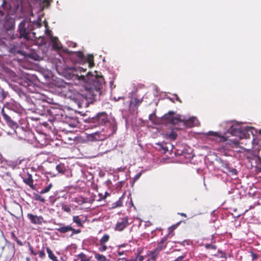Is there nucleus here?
I'll return each instance as SVG.
<instances>
[{
  "label": "nucleus",
  "mask_w": 261,
  "mask_h": 261,
  "mask_svg": "<svg viewBox=\"0 0 261 261\" xmlns=\"http://www.w3.org/2000/svg\"><path fill=\"white\" fill-rule=\"evenodd\" d=\"M179 215H180L181 216L185 217H187L186 214L185 213H180V214H179Z\"/></svg>",
  "instance_id": "52"
},
{
  "label": "nucleus",
  "mask_w": 261,
  "mask_h": 261,
  "mask_svg": "<svg viewBox=\"0 0 261 261\" xmlns=\"http://www.w3.org/2000/svg\"><path fill=\"white\" fill-rule=\"evenodd\" d=\"M142 102L141 100H140L138 98H135V106H138L140 103H141Z\"/></svg>",
  "instance_id": "43"
},
{
  "label": "nucleus",
  "mask_w": 261,
  "mask_h": 261,
  "mask_svg": "<svg viewBox=\"0 0 261 261\" xmlns=\"http://www.w3.org/2000/svg\"><path fill=\"white\" fill-rule=\"evenodd\" d=\"M122 260V261H137V259H135V258H132L130 259H127L125 257H122V258H120L119 259H118V260Z\"/></svg>",
  "instance_id": "39"
},
{
  "label": "nucleus",
  "mask_w": 261,
  "mask_h": 261,
  "mask_svg": "<svg viewBox=\"0 0 261 261\" xmlns=\"http://www.w3.org/2000/svg\"><path fill=\"white\" fill-rule=\"evenodd\" d=\"M166 240L167 238L166 237L162 238L161 241L158 243L157 247L155 249V250L160 252L163 249L165 248L166 245L165 244V243L166 241Z\"/></svg>",
  "instance_id": "17"
},
{
  "label": "nucleus",
  "mask_w": 261,
  "mask_h": 261,
  "mask_svg": "<svg viewBox=\"0 0 261 261\" xmlns=\"http://www.w3.org/2000/svg\"><path fill=\"white\" fill-rule=\"evenodd\" d=\"M175 96H176V100L181 103V101L180 99V98L178 97V96L177 95H175Z\"/></svg>",
  "instance_id": "50"
},
{
  "label": "nucleus",
  "mask_w": 261,
  "mask_h": 261,
  "mask_svg": "<svg viewBox=\"0 0 261 261\" xmlns=\"http://www.w3.org/2000/svg\"><path fill=\"white\" fill-rule=\"evenodd\" d=\"M39 256L41 258H43L45 256V254L43 250H41L39 252Z\"/></svg>",
  "instance_id": "41"
},
{
  "label": "nucleus",
  "mask_w": 261,
  "mask_h": 261,
  "mask_svg": "<svg viewBox=\"0 0 261 261\" xmlns=\"http://www.w3.org/2000/svg\"><path fill=\"white\" fill-rule=\"evenodd\" d=\"M46 252L48 253L49 259L53 261H59L56 256L54 255L52 250L49 247H46Z\"/></svg>",
  "instance_id": "25"
},
{
  "label": "nucleus",
  "mask_w": 261,
  "mask_h": 261,
  "mask_svg": "<svg viewBox=\"0 0 261 261\" xmlns=\"http://www.w3.org/2000/svg\"><path fill=\"white\" fill-rule=\"evenodd\" d=\"M100 247L99 248V251L100 252H104L107 249V246L105 244H100Z\"/></svg>",
  "instance_id": "38"
},
{
  "label": "nucleus",
  "mask_w": 261,
  "mask_h": 261,
  "mask_svg": "<svg viewBox=\"0 0 261 261\" xmlns=\"http://www.w3.org/2000/svg\"><path fill=\"white\" fill-rule=\"evenodd\" d=\"M86 70V69L83 67L75 66L67 67L65 69L66 76L69 79L81 81L87 83L90 82L85 86L83 93L77 95V98L81 100L79 102L80 107H82L83 105H87L88 103L92 102L97 94L100 93V90L105 85L103 77H93L90 72H88L85 76L79 75V73L85 72Z\"/></svg>",
  "instance_id": "1"
},
{
  "label": "nucleus",
  "mask_w": 261,
  "mask_h": 261,
  "mask_svg": "<svg viewBox=\"0 0 261 261\" xmlns=\"http://www.w3.org/2000/svg\"><path fill=\"white\" fill-rule=\"evenodd\" d=\"M28 56L30 58H32L33 59H34L35 60H37V57L38 56L36 54H29L28 55Z\"/></svg>",
  "instance_id": "42"
},
{
  "label": "nucleus",
  "mask_w": 261,
  "mask_h": 261,
  "mask_svg": "<svg viewBox=\"0 0 261 261\" xmlns=\"http://www.w3.org/2000/svg\"><path fill=\"white\" fill-rule=\"evenodd\" d=\"M90 121L91 122L94 123L95 126L103 125L108 122V116L106 112H100L95 117L91 118Z\"/></svg>",
  "instance_id": "6"
},
{
  "label": "nucleus",
  "mask_w": 261,
  "mask_h": 261,
  "mask_svg": "<svg viewBox=\"0 0 261 261\" xmlns=\"http://www.w3.org/2000/svg\"><path fill=\"white\" fill-rule=\"evenodd\" d=\"M52 47L54 49L58 50L61 48L60 44L59 43L58 39L56 37H52L51 39Z\"/></svg>",
  "instance_id": "21"
},
{
  "label": "nucleus",
  "mask_w": 261,
  "mask_h": 261,
  "mask_svg": "<svg viewBox=\"0 0 261 261\" xmlns=\"http://www.w3.org/2000/svg\"><path fill=\"white\" fill-rule=\"evenodd\" d=\"M109 129L110 130L109 134H101L100 133L97 132L90 134L88 137V139L92 141H102L113 135L116 133L117 130V126L114 122L110 123Z\"/></svg>",
  "instance_id": "4"
},
{
  "label": "nucleus",
  "mask_w": 261,
  "mask_h": 261,
  "mask_svg": "<svg viewBox=\"0 0 261 261\" xmlns=\"http://www.w3.org/2000/svg\"><path fill=\"white\" fill-rule=\"evenodd\" d=\"M76 261H91V257H88L84 253L82 252L76 256Z\"/></svg>",
  "instance_id": "19"
},
{
  "label": "nucleus",
  "mask_w": 261,
  "mask_h": 261,
  "mask_svg": "<svg viewBox=\"0 0 261 261\" xmlns=\"http://www.w3.org/2000/svg\"><path fill=\"white\" fill-rule=\"evenodd\" d=\"M28 246L29 249L31 252V254L32 255H36L37 254V253L34 250L33 248L31 246L30 242H28Z\"/></svg>",
  "instance_id": "35"
},
{
  "label": "nucleus",
  "mask_w": 261,
  "mask_h": 261,
  "mask_svg": "<svg viewBox=\"0 0 261 261\" xmlns=\"http://www.w3.org/2000/svg\"><path fill=\"white\" fill-rule=\"evenodd\" d=\"M72 201L78 203L79 205H82L87 202V198L82 196H78L74 198Z\"/></svg>",
  "instance_id": "22"
},
{
  "label": "nucleus",
  "mask_w": 261,
  "mask_h": 261,
  "mask_svg": "<svg viewBox=\"0 0 261 261\" xmlns=\"http://www.w3.org/2000/svg\"><path fill=\"white\" fill-rule=\"evenodd\" d=\"M70 231L72 232L71 234H70V237H72L74 234H78L81 232V230L80 229H75L73 228L72 226H71Z\"/></svg>",
  "instance_id": "34"
},
{
  "label": "nucleus",
  "mask_w": 261,
  "mask_h": 261,
  "mask_svg": "<svg viewBox=\"0 0 261 261\" xmlns=\"http://www.w3.org/2000/svg\"><path fill=\"white\" fill-rule=\"evenodd\" d=\"M34 199L35 200L39 201L41 202H45V199L43 197L38 194H34Z\"/></svg>",
  "instance_id": "32"
},
{
  "label": "nucleus",
  "mask_w": 261,
  "mask_h": 261,
  "mask_svg": "<svg viewBox=\"0 0 261 261\" xmlns=\"http://www.w3.org/2000/svg\"><path fill=\"white\" fill-rule=\"evenodd\" d=\"M222 125L226 129V133L224 135H219L217 132H213V137H218L219 138V141L225 142L227 140V138L229 137L227 134H230L231 136H238L240 138H242V135H244L242 129L241 125L239 123L233 122L232 121H228L224 122Z\"/></svg>",
  "instance_id": "3"
},
{
  "label": "nucleus",
  "mask_w": 261,
  "mask_h": 261,
  "mask_svg": "<svg viewBox=\"0 0 261 261\" xmlns=\"http://www.w3.org/2000/svg\"><path fill=\"white\" fill-rule=\"evenodd\" d=\"M140 253V252H139L138 255L136 256V257L135 258V259H137V261L138 260L139 261H143L144 259V257L143 255H139V254Z\"/></svg>",
  "instance_id": "40"
},
{
  "label": "nucleus",
  "mask_w": 261,
  "mask_h": 261,
  "mask_svg": "<svg viewBox=\"0 0 261 261\" xmlns=\"http://www.w3.org/2000/svg\"><path fill=\"white\" fill-rule=\"evenodd\" d=\"M74 55L77 58V62L80 64L86 63V57L82 51L74 52Z\"/></svg>",
  "instance_id": "16"
},
{
  "label": "nucleus",
  "mask_w": 261,
  "mask_h": 261,
  "mask_svg": "<svg viewBox=\"0 0 261 261\" xmlns=\"http://www.w3.org/2000/svg\"><path fill=\"white\" fill-rule=\"evenodd\" d=\"M2 8L6 12V14L2 11V15H0V24L6 30H11L15 27V11L12 10V7L9 3L3 1L2 4Z\"/></svg>",
  "instance_id": "2"
},
{
  "label": "nucleus",
  "mask_w": 261,
  "mask_h": 261,
  "mask_svg": "<svg viewBox=\"0 0 261 261\" xmlns=\"http://www.w3.org/2000/svg\"><path fill=\"white\" fill-rule=\"evenodd\" d=\"M169 137L171 140H174L177 138V134L175 132H172L169 135Z\"/></svg>",
  "instance_id": "37"
},
{
  "label": "nucleus",
  "mask_w": 261,
  "mask_h": 261,
  "mask_svg": "<svg viewBox=\"0 0 261 261\" xmlns=\"http://www.w3.org/2000/svg\"><path fill=\"white\" fill-rule=\"evenodd\" d=\"M72 221L79 227H83V223L85 222V221L82 220L79 216H73Z\"/></svg>",
  "instance_id": "20"
},
{
  "label": "nucleus",
  "mask_w": 261,
  "mask_h": 261,
  "mask_svg": "<svg viewBox=\"0 0 261 261\" xmlns=\"http://www.w3.org/2000/svg\"><path fill=\"white\" fill-rule=\"evenodd\" d=\"M109 194L108 192H106L105 194V196H102L101 194H99V196H100V199H105L108 195H109Z\"/></svg>",
  "instance_id": "44"
},
{
  "label": "nucleus",
  "mask_w": 261,
  "mask_h": 261,
  "mask_svg": "<svg viewBox=\"0 0 261 261\" xmlns=\"http://www.w3.org/2000/svg\"><path fill=\"white\" fill-rule=\"evenodd\" d=\"M62 210L66 213H70L71 212L70 206L67 204H63L62 205Z\"/></svg>",
  "instance_id": "33"
},
{
  "label": "nucleus",
  "mask_w": 261,
  "mask_h": 261,
  "mask_svg": "<svg viewBox=\"0 0 261 261\" xmlns=\"http://www.w3.org/2000/svg\"><path fill=\"white\" fill-rule=\"evenodd\" d=\"M159 252L157 251L155 249L150 251L148 254V256L150 257L147 259L148 261H156V258L159 254Z\"/></svg>",
  "instance_id": "18"
},
{
  "label": "nucleus",
  "mask_w": 261,
  "mask_h": 261,
  "mask_svg": "<svg viewBox=\"0 0 261 261\" xmlns=\"http://www.w3.org/2000/svg\"><path fill=\"white\" fill-rule=\"evenodd\" d=\"M122 199H123L122 196L120 197L119 200H117L116 202H115L113 204V207L115 208V207H121V206H122Z\"/></svg>",
  "instance_id": "30"
},
{
  "label": "nucleus",
  "mask_w": 261,
  "mask_h": 261,
  "mask_svg": "<svg viewBox=\"0 0 261 261\" xmlns=\"http://www.w3.org/2000/svg\"><path fill=\"white\" fill-rule=\"evenodd\" d=\"M251 256L252 257V260H255L258 257V255L256 254L253 253H252Z\"/></svg>",
  "instance_id": "47"
},
{
  "label": "nucleus",
  "mask_w": 261,
  "mask_h": 261,
  "mask_svg": "<svg viewBox=\"0 0 261 261\" xmlns=\"http://www.w3.org/2000/svg\"><path fill=\"white\" fill-rule=\"evenodd\" d=\"M224 259H226L225 253L217 250L215 246H213V261H224Z\"/></svg>",
  "instance_id": "12"
},
{
  "label": "nucleus",
  "mask_w": 261,
  "mask_h": 261,
  "mask_svg": "<svg viewBox=\"0 0 261 261\" xmlns=\"http://www.w3.org/2000/svg\"><path fill=\"white\" fill-rule=\"evenodd\" d=\"M249 162L252 167L256 168V171L261 172V158L258 155H253L252 158L249 159Z\"/></svg>",
  "instance_id": "11"
},
{
  "label": "nucleus",
  "mask_w": 261,
  "mask_h": 261,
  "mask_svg": "<svg viewBox=\"0 0 261 261\" xmlns=\"http://www.w3.org/2000/svg\"><path fill=\"white\" fill-rule=\"evenodd\" d=\"M94 257L95 259H96V260L98 261H108L105 255L97 252L94 253Z\"/></svg>",
  "instance_id": "27"
},
{
  "label": "nucleus",
  "mask_w": 261,
  "mask_h": 261,
  "mask_svg": "<svg viewBox=\"0 0 261 261\" xmlns=\"http://www.w3.org/2000/svg\"><path fill=\"white\" fill-rule=\"evenodd\" d=\"M55 224L58 227H56L55 229L61 233L65 234L70 231V225H65L63 223H56Z\"/></svg>",
  "instance_id": "13"
},
{
  "label": "nucleus",
  "mask_w": 261,
  "mask_h": 261,
  "mask_svg": "<svg viewBox=\"0 0 261 261\" xmlns=\"http://www.w3.org/2000/svg\"><path fill=\"white\" fill-rule=\"evenodd\" d=\"M11 238L14 241H16L18 238L16 236L15 233L14 232H12L11 233Z\"/></svg>",
  "instance_id": "46"
},
{
  "label": "nucleus",
  "mask_w": 261,
  "mask_h": 261,
  "mask_svg": "<svg viewBox=\"0 0 261 261\" xmlns=\"http://www.w3.org/2000/svg\"><path fill=\"white\" fill-rule=\"evenodd\" d=\"M86 63L89 64V67L94 66V57L92 55H88L87 57H86Z\"/></svg>",
  "instance_id": "24"
},
{
  "label": "nucleus",
  "mask_w": 261,
  "mask_h": 261,
  "mask_svg": "<svg viewBox=\"0 0 261 261\" xmlns=\"http://www.w3.org/2000/svg\"><path fill=\"white\" fill-rule=\"evenodd\" d=\"M9 51L10 53L13 55H16L17 54H21L20 45L17 42H13L10 44Z\"/></svg>",
  "instance_id": "14"
},
{
  "label": "nucleus",
  "mask_w": 261,
  "mask_h": 261,
  "mask_svg": "<svg viewBox=\"0 0 261 261\" xmlns=\"http://www.w3.org/2000/svg\"><path fill=\"white\" fill-rule=\"evenodd\" d=\"M147 261H148V260H147Z\"/></svg>",
  "instance_id": "58"
},
{
  "label": "nucleus",
  "mask_w": 261,
  "mask_h": 261,
  "mask_svg": "<svg viewBox=\"0 0 261 261\" xmlns=\"http://www.w3.org/2000/svg\"><path fill=\"white\" fill-rule=\"evenodd\" d=\"M175 113L173 111H169L168 113L165 114L162 118L163 120L168 123L172 124H177L181 121L178 117L174 116Z\"/></svg>",
  "instance_id": "7"
},
{
  "label": "nucleus",
  "mask_w": 261,
  "mask_h": 261,
  "mask_svg": "<svg viewBox=\"0 0 261 261\" xmlns=\"http://www.w3.org/2000/svg\"><path fill=\"white\" fill-rule=\"evenodd\" d=\"M27 218L32 224L35 225H41L44 222V218L42 216H37L32 213H28Z\"/></svg>",
  "instance_id": "9"
},
{
  "label": "nucleus",
  "mask_w": 261,
  "mask_h": 261,
  "mask_svg": "<svg viewBox=\"0 0 261 261\" xmlns=\"http://www.w3.org/2000/svg\"><path fill=\"white\" fill-rule=\"evenodd\" d=\"M208 133H209L210 134H212V132L210 131V132H208Z\"/></svg>",
  "instance_id": "56"
},
{
  "label": "nucleus",
  "mask_w": 261,
  "mask_h": 261,
  "mask_svg": "<svg viewBox=\"0 0 261 261\" xmlns=\"http://www.w3.org/2000/svg\"><path fill=\"white\" fill-rule=\"evenodd\" d=\"M26 25L27 22L24 21H22L19 24V37L20 38H24L26 40H29L30 38V32L27 29Z\"/></svg>",
  "instance_id": "8"
},
{
  "label": "nucleus",
  "mask_w": 261,
  "mask_h": 261,
  "mask_svg": "<svg viewBox=\"0 0 261 261\" xmlns=\"http://www.w3.org/2000/svg\"><path fill=\"white\" fill-rule=\"evenodd\" d=\"M140 176V174H138V175H137L135 177V179H137L139 177V176Z\"/></svg>",
  "instance_id": "53"
},
{
  "label": "nucleus",
  "mask_w": 261,
  "mask_h": 261,
  "mask_svg": "<svg viewBox=\"0 0 261 261\" xmlns=\"http://www.w3.org/2000/svg\"><path fill=\"white\" fill-rule=\"evenodd\" d=\"M26 260H27V261H30V259L29 257H27Z\"/></svg>",
  "instance_id": "54"
},
{
  "label": "nucleus",
  "mask_w": 261,
  "mask_h": 261,
  "mask_svg": "<svg viewBox=\"0 0 261 261\" xmlns=\"http://www.w3.org/2000/svg\"><path fill=\"white\" fill-rule=\"evenodd\" d=\"M125 246V244H123L118 245V248H122V247H124Z\"/></svg>",
  "instance_id": "51"
},
{
  "label": "nucleus",
  "mask_w": 261,
  "mask_h": 261,
  "mask_svg": "<svg viewBox=\"0 0 261 261\" xmlns=\"http://www.w3.org/2000/svg\"><path fill=\"white\" fill-rule=\"evenodd\" d=\"M227 144L232 148H238L239 146V142L238 140H229Z\"/></svg>",
  "instance_id": "28"
},
{
  "label": "nucleus",
  "mask_w": 261,
  "mask_h": 261,
  "mask_svg": "<svg viewBox=\"0 0 261 261\" xmlns=\"http://www.w3.org/2000/svg\"><path fill=\"white\" fill-rule=\"evenodd\" d=\"M129 224L128 217H125L117 222L115 227V230L121 231L128 226Z\"/></svg>",
  "instance_id": "10"
},
{
  "label": "nucleus",
  "mask_w": 261,
  "mask_h": 261,
  "mask_svg": "<svg viewBox=\"0 0 261 261\" xmlns=\"http://www.w3.org/2000/svg\"><path fill=\"white\" fill-rule=\"evenodd\" d=\"M23 181L32 189H34V180L31 174L28 173L27 177L23 178Z\"/></svg>",
  "instance_id": "15"
},
{
  "label": "nucleus",
  "mask_w": 261,
  "mask_h": 261,
  "mask_svg": "<svg viewBox=\"0 0 261 261\" xmlns=\"http://www.w3.org/2000/svg\"><path fill=\"white\" fill-rule=\"evenodd\" d=\"M198 120L195 117H192L190 118L186 122V125L190 127H193L197 124Z\"/></svg>",
  "instance_id": "23"
},
{
  "label": "nucleus",
  "mask_w": 261,
  "mask_h": 261,
  "mask_svg": "<svg viewBox=\"0 0 261 261\" xmlns=\"http://www.w3.org/2000/svg\"><path fill=\"white\" fill-rule=\"evenodd\" d=\"M57 170L59 173L64 174L66 171V167L64 164L60 163L56 166V167Z\"/></svg>",
  "instance_id": "26"
},
{
  "label": "nucleus",
  "mask_w": 261,
  "mask_h": 261,
  "mask_svg": "<svg viewBox=\"0 0 261 261\" xmlns=\"http://www.w3.org/2000/svg\"><path fill=\"white\" fill-rule=\"evenodd\" d=\"M230 172L232 175H237L238 173L237 170L236 169H232L231 170H230Z\"/></svg>",
  "instance_id": "45"
},
{
  "label": "nucleus",
  "mask_w": 261,
  "mask_h": 261,
  "mask_svg": "<svg viewBox=\"0 0 261 261\" xmlns=\"http://www.w3.org/2000/svg\"><path fill=\"white\" fill-rule=\"evenodd\" d=\"M210 246V245H206V247L207 248H208Z\"/></svg>",
  "instance_id": "57"
},
{
  "label": "nucleus",
  "mask_w": 261,
  "mask_h": 261,
  "mask_svg": "<svg viewBox=\"0 0 261 261\" xmlns=\"http://www.w3.org/2000/svg\"><path fill=\"white\" fill-rule=\"evenodd\" d=\"M1 113L6 123L10 127L13 128L17 127L18 124L17 122V119L15 117V114L14 112L8 109H6V110H5L4 108H3L1 110Z\"/></svg>",
  "instance_id": "5"
},
{
  "label": "nucleus",
  "mask_w": 261,
  "mask_h": 261,
  "mask_svg": "<svg viewBox=\"0 0 261 261\" xmlns=\"http://www.w3.org/2000/svg\"><path fill=\"white\" fill-rule=\"evenodd\" d=\"M2 15V10L0 9V15Z\"/></svg>",
  "instance_id": "55"
},
{
  "label": "nucleus",
  "mask_w": 261,
  "mask_h": 261,
  "mask_svg": "<svg viewBox=\"0 0 261 261\" xmlns=\"http://www.w3.org/2000/svg\"><path fill=\"white\" fill-rule=\"evenodd\" d=\"M41 1L43 4V5L46 7L49 6L50 3L52 2V0H40Z\"/></svg>",
  "instance_id": "36"
},
{
  "label": "nucleus",
  "mask_w": 261,
  "mask_h": 261,
  "mask_svg": "<svg viewBox=\"0 0 261 261\" xmlns=\"http://www.w3.org/2000/svg\"><path fill=\"white\" fill-rule=\"evenodd\" d=\"M15 241L17 242L18 245H19V246H23V244L22 242V241H21L19 239H17Z\"/></svg>",
  "instance_id": "48"
},
{
  "label": "nucleus",
  "mask_w": 261,
  "mask_h": 261,
  "mask_svg": "<svg viewBox=\"0 0 261 261\" xmlns=\"http://www.w3.org/2000/svg\"><path fill=\"white\" fill-rule=\"evenodd\" d=\"M52 187H53V185H52L51 184H49L47 187H46L45 188L42 189L40 192V193L41 194H44V193H47L48 192H49L50 191V189Z\"/></svg>",
  "instance_id": "31"
},
{
  "label": "nucleus",
  "mask_w": 261,
  "mask_h": 261,
  "mask_svg": "<svg viewBox=\"0 0 261 261\" xmlns=\"http://www.w3.org/2000/svg\"><path fill=\"white\" fill-rule=\"evenodd\" d=\"M109 239H110V236L107 234H105L100 240V241H99L100 244H105L106 242H107L109 240Z\"/></svg>",
  "instance_id": "29"
},
{
  "label": "nucleus",
  "mask_w": 261,
  "mask_h": 261,
  "mask_svg": "<svg viewBox=\"0 0 261 261\" xmlns=\"http://www.w3.org/2000/svg\"><path fill=\"white\" fill-rule=\"evenodd\" d=\"M117 253L118 255L121 256V255H122L124 254V251H120L118 250V251H117Z\"/></svg>",
  "instance_id": "49"
}]
</instances>
